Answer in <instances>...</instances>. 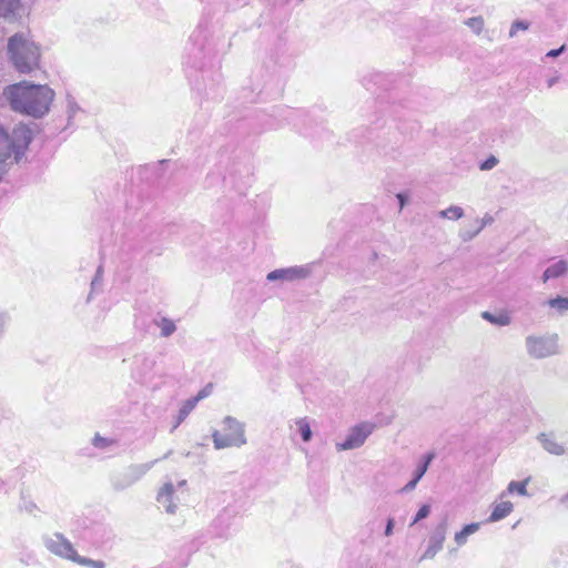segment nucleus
Instances as JSON below:
<instances>
[{"label": "nucleus", "instance_id": "e433bc0d", "mask_svg": "<svg viewBox=\"0 0 568 568\" xmlns=\"http://www.w3.org/2000/svg\"><path fill=\"white\" fill-rule=\"evenodd\" d=\"M101 281V268L98 270L97 275L94 280L92 281L91 285L92 288Z\"/></svg>", "mask_w": 568, "mask_h": 568}, {"label": "nucleus", "instance_id": "c85d7f7f", "mask_svg": "<svg viewBox=\"0 0 568 568\" xmlns=\"http://www.w3.org/2000/svg\"><path fill=\"white\" fill-rule=\"evenodd\" d=\"M430 514V506L429 505H423L418 511L416 513L413 521L410 525H415L417 524L419 520L428 517V515Z\"/></svg>", "mask_w": 568, "mask_h": 568}, {"label": "nucleus", "instance_id": "79ce46f5", "mask_svg": "<svg viewBox=\"0 0 568 568\" xmlns=\"http://www.w3.org/2000/svg\"><path fill=\"white\" fill-rule=\"evenodd\" d=\"M185 484H186V481H185V480H181V481L179 483V486H181V487H182V486H184Z\"/></svg>", "mask_w": 568, "mask_h": 568}, {"label": "nucleus", "instance_id": "4be33fe9", "mask_svg": "<svg viewBox=\"0 0 568 568\" xmlns=\"http://www.w3.org/2000/svg\"><path fill=\"white\" fill-rule=\"evenodd\" d=\"M483 230L478 229L477 222L474 220L469 225L459 230L458 236L463 242H469L475 239Z\"/></svg>", "mask_w": 568, "mask_h": 568}, {"label": "nucleus", "instance_id": "9d476101", "mask_svg": "<svg viewBox=\"0 0 568 568\" xmlns=\"http://www.w3.org/2000/svg\"><path fill=\"white\" fill-rule=\"evenodd\" d=\"M27 14L28 10L20 0H0V18L17 21Z\"/></svg>", "mask_w": 568, "mask_h": 568}, {"label": "nucleus", "instance_id": "2eb2a0df", "mask_svg": "<svg viewBox=\"0 0 568 568\" xmlns=\"http://www.w3.org/2000/svg\"><path fill=\"white\" fill-rule=\"evenodd\" d=\"M290 428L298 433L304 443L311 442L313 432L311 428V422L307 417H297L293 419Z\"/></svg>", "mask_w": 568, "mask_h": 568}, {"label": "nucleus", "instance_id": "6e6552de", "mask_svg": "<svg viewBox=\"0 0 568 568\" xmlns=\"http://www.w3.org/2000/svg\"><path fill=\"white\" fill-rule=\"evenodd\" d=\"M156 459L129 466L122 475V478L114 483L115 488L124 489L140 480L155 464Z\"/></svg>", "mask_w": 568, "mask_h": 568}, {"label": "nucleus", "instance_id": "423d86ee", "mask_svg": "<svg viewBox=\"0 0 568 568\" xmlns=\"http://www.w3.org/2000/svg\"><path fill=\"white\" fill-rule=\"evenodd\" d=\"M374 429L375 425L371 422H362L354 425L348 429L345 439L335 444L336 450L345 452L362 447Z\"/></svg>", "mask_w": 568, "mask_h": 568}, {"label": "nucleus", "instance_id": "c9c22d12", "mask_svg": "<svg viewBox=\"0 0 568 568\" xmlns=\"http://www.w3.org/2000/svg\"><path fill=\"white\" fill-rule=\"evenodd\" d=\"M396 197H397L398 203H399V210H403V209H404V206L406 205V202H407L406 196H405L404 194H402V193H398V194L396 195Z\"/></svg>", "mask_w": 568, "mask_h": 568}, {"label": "nucleus", "instance_id": "6ab92c4d", "mask_svg": "<svg viewBox=\"0 0 568 568\" xmlns=\"http://www.w3.org/2000/svg\"><path fill=\"white\" fill-rule=\"evenodd\" d=\"M481 317L489 322L490 324H494L496 326H508L511 323V317L506 312H500L497 314L490 313V312H484L481 314Z\"/></svg>", "mask_w": 568, "mask_h": 568}, {"label": "nucleus", "instance_id": "f03ea898", "mask_svg": "<svg viewBox=\"0 0 568 568\" xmlns=\"http://www.w3.org/2000/svg\"><path fill=\"white\" fill-rule=\"evenodd\" d=\"M7 53L10 63L22 74L40 69L41 49L29 32H18L8 39Z\"/></svg>", "mask_w": 568, "mask_h": 568}, {"label": "nucleus", "instance_id": "20e7f679", "mask_svg": "<svg viewBox=\"0 0 568 568\" xmlns=\"http://www.w3.org/2000/svg\"><path fill=\"white\" fill-rule=\"evenodd\" d=\"M45 548L53 555L90 568H105V562L80 556L73 545L62 534H53L44 538Z\"/></svg>", "mask_w": 568, "mask_h": 568}, {"label": "nucleus", "instance_id": "ea45409f", "mask_svg": "<svg viewBox=\"0 0 568 568\" xmlns=\"http://www.w3.org/2000/svg\"><path fill=\"white\" fill-rule=\"evenodd\" d=\"M558 77H554L547 80L548 88H551L555 83H557Z\"/></svg>", "mask_w": 568, "mask_h": 568}, {"label": "nucleus", "instance_id": "bb28decb", "mask_svg": "<svg viewBox=\"0 0 568 568\" xmlns=\"http://www.w3.org/2000/svg\"><path fill=\"white\" fill-rule=\"evenodd\" d=\"M529 22L524 20L514 21L509 29V38H515L519 31H527L529 29Z\"/></svg>", "mask_w": 568, "mask_h": 568}, {"label": "nucleus", "instance_id": "4c0bfd02", "mask_svg": "<svg viewBox=\"0 0 568 568\" xmlns=\"http://www.w3.org/2000/svg\"><path fill=\"white\" fill-rule=\"evenodd\" d=\"M186 417H182V413L179 412L178 416H176V422L173 426V429H175Z\"/></svg>", "mask_w": 568, "mask_h": 568}, {"label": "nucleus", "instance_id": "1a4fd4ad", "mask_svg": "<svg viewBox=\"0 0 568 568\" xmlns=\"http://www.w3.org/2000/svg\"><path fill=\"white\" fill-rule=\"evenodd\" d=\"M159 507L169 515H175L178 511L179 499L175 495V487L171 481L163 484L156 494Z\"/></svg>", "mask_w": 568, "mask_h": 568}, {"label": "nucleus", "instance_id": "473e14b6", "mask_svg": "<svg viewBox=\"0 0 568 568\" xmlns=\"http://www.w3.org/2000/svg\"><path fill=\"white\" fill-rule=\"evenodd\" d=\"M8 324L9 316L4 313H0V338L4 335Z\"/></svg>", "mask_w": 568, "mask_h": 568}, {"label": "nucleus", "instance_id": "ddd939ff", "mask_svg": "<svg viewBox=\"0 0 568 568\" xmlns=\"http://www.w3.org/2000/svg\"><path fill=\"white\" fill-rule=\"evenodd\" d=\"M542 448L549 454L561 456L565 454V446L558 442L557 437L552 433H541L537 437Z\"/></svg>", "mask_w": 568, "mask_h": 568}, {"label": "nucleus", "instance_id": "f3484780", "mask_svg": "<svg viewBox=\"0 0 568 568\" xmlns=\"http://www.w3.org/2000/svg\"><path fill=\"white\" fill-rule=\"evenodd\" d=\"M82 112L83 110L77 102L75 98L68 93L65 95V113L68 118V126H71L77 116Z\"/></svg>", "mask_w": 568, "mask_h": 568}, {"label": "nucleus", "instance_id": "f704fd0d", "mask_svg": "<svg viewBox=\"0 0 568 568\" xmlns=\"http://www.w3.org/2000/svg\"><path fill=\"white\" fill-rule=\"evenodd\" d=\"M394 529V519L389 518L385 528V536H390Z\"/></svg>", "mask_w": 568, "mask_h": 568}, {"label": "nucleus", "instance_id": "7c9ffc66", "mask_svg": "<svg viewBox=\"0 0 568 568\" xmlns=\"http://www.w3.org/2000/svg\"><path fill=\"white\" fill-rule=\"evenodd\" d=\"M498 163V160L495 156H489L487 160H485L483 163H480L479 169L481 171H488L494 169Z\"/></svg>", "mask_w": 568, "mask_h": 568}, {"label": "nucleus", "instance_id": "7ed1b4c3", "mask_svg": "<svg viewBox=\"0 0 568 568\" xmlns=\"http://www.w3.org/2000/svg\"><path fill=\"white\" fill-rule=\"evenodd\" d=\"M220 429L212 432V440L215 449L241 448L247 444L246 426L234 416L227 415L222 418Z\"/></svg>", "mask_w": 568, "mask_h": 568}, {"label": "nucleus", "instance_id": "9b49d317", "mask_svg": "<svg viewBox=\"0 0 568 568\" xmlns=\"http://www.w3.org/2000/svg\"><path fill=\"white\" fill-rule=\"evenodd\" d=\"M446 538V524L438 525L430 536L428 546L422 556V559H433L437 552L443 548Z\"/></svg>", "mask_w": 568, "mask_h": 568}, {"label": "nucleus", "instance_id": "a19ab883", "mask_svg": "<svg viewBox=\"0 0 568 568\" xmlns=\"http://www.w3.org/2000/svg\"><path fill=\"white\" fill-rule=\"evenodd\" d=\"M561 504L568 508V493L560 499Z\"/></svg>", "mask_w": 568, "mask_h": 568}, {"label": "nucleus", "instance_id": "5701e85b", "mask_svg": "<svg viewBox=\"0 0 568 568\" xmlns=\"http://www.w3.org/2000/svg\"><path fill=\"white\" fill-rule=\"evenodd\" d=\"M156 326L160 328V334L162 337H169L176 331L175 323L168 317H162L159 320L156 322Z\"/></svg>", "mask_w": 568, "mask_h": 568}, {"label": "nucleus", "instance_id": "a878e982", "mask_svg": "<svg viewBox=\"0 0 568 568\" xmlns=\"http://www.w3.org/2000/svg\"><path fill=\"white\" fill-rule=\"evenodd\" d=\"M115 444L116 442L113 438L102 437L99 434L92 438V445L99 449H109Z\"/></svg>", "mask_w": 568, "mask_h": 568}, {"label": "nucleus", "instance_id": "58836bf2", "mask_svg": "<svg viewBox=\"0 0 568 568\" xmlns=\"http://www.w3.org/2000/svg\"><path fill=\"white\" fill-rule=\"evenodd\" d=\"M186 417H182V413L179 412L178 416H176V422L173 426V429H175Z\"/></svg>", "mask_w": 568, "mask_h": 568}, {"label": "nucleus", "instance_id": "2f4dec72", "mask_svg": "<svg viewBox=\"0 0 568 568\" xmlns=\"http://www.w3.org/2000/svg\"><path fill=\"white\" fill-rule=\"evenodd\" d=\"M475 221L478 224V229L484 230L487 225H490L494 222V217L489 213H486L483 217L475 219Z\"/></svg>", "mask_w": 568, "mask_h": 568}, {"label": "nucleus", "instance_id": "b1692460", "mask_svg": "<svg viewBox=\"0 0 568 568\" xmlns=\"http://www.w3.org/2000/svg\"><path fill=\"white\" fill-rule=\"evenodd\" d=\"M527 484H528V479L523 480V481H515V480L510 481L507 486V490L505 491L506 496L508 494H517L519 496H527L528 495Z\"/></svg>", "mask_w": 568, "mask_h": 568}, {"label": "nucleus", "instance_id": "39448f33", "mask_svg": "<svg viewBox=\"0 0 568 568\" xmlns=\"http://www.w3.org/2000/svg\"><path fill=\"white\" fill-rule=\"evenodd\" d=\"M525 347L527 354L535 359H542L558 354V335L557 334H531L525 338Z\"/></svg>", "mask_w": 568, "mask_h": 568}, {"label": "nucleus", "instance_id": "a211bd4d", "mask_svg": "<svg viewBox=\"0 0 568 568\" xmlns=\"http://www.w3.org/2000/svg\"><path fill=\"white\" fill-rule=\"evenodd\" d=\"M479 528V523H471L464 526L459 531H456L454 535V540L457 546H464L467 542L468 537L477 532Z\"/></svg>", "mask_w": 568, "mask_h": 568}, {"label": "nucleus", "instance_id": "c756f323", "mask_svg": "<svg viewBox=\"0 0 568 568\" xmlns=\"http://www.w3.org/2000/svg\"><path fill=\"white\" fill-rule=\"evenodd\" d=\"M212 389H213V385L212 384H207L205 387H203L197 394L196 396L192 397V399H196V404L206 398L207 396L211 395L212 393Z\"/></svg>", "mask_w": 568, "mask_h": 568}, {"label": "nucleus", "instance_id": "0eeeda50", "mask_svg": "<svg viewBox=\"0 0 568 568\" xmlns=\"http://www.w3.org/2000/svg\"><path fill=\"white\" fill-rule=\"evenodd\" d=\"M311 268L307 265H295L284 268H276L266 275L268 282L288 283L307 278Z\"/></svg>", "mask_w": 568, "mask_h": 568}, {"label": "nucleus", "instance_id": "cd10ccee", "mask_svg": "<svg viewBox=\"0 0 568 568\" xmlns=\"http://www.w3.org/2000/svg\"><path fill=\"white\" fill-rule=\"evenodd\" d=\"M196 399L189 398L182 403L179 412L182 413V417H187L189 414L196 407Z\"/></svg>", "mask_w": 568, "mask_h": 568}, {"label": "nucleus", "instance_id": "f257e3e1", "mask_svg": "<svg viewBox=\"0 0 568 568\" xmlns=\"http://www.w3.org/2000/svg\"><path fill=\"white\" fill-rule=\"evenodd\" d=\"M2 97L13 112L32 119H42L49 114L55 92L48 84L24 80L4 87Z\"/></svg>", "mask_w": 568, "mask_h": 568}, {"label": "nucleus", "instance_id": "f8f14e48", "mask_svg": "<svg viewBox=\"0 0 568 568\" xmlns=\"http://www.w3.org/2000/svg\"><path fill=\"white\" fill-rule=\"evenodd\" d=\"M506 493H501L499 500L493 504L491 513L487 519L488 523H497L506 518L514 509V505L509 500H505Z\"/></svg>", "mask_w": 568, "mask_h": 568}, {"label": "nucleus", "instance_id": "aec40b11", "mask_svg": "<svg viewBox=\"0 0 568 568\" xmlns=\"http://www.w3.org/2000/svg\"><path fill=\"white\" fill-rule=\"evenodd\" d=\"M438 216L444 220L458 221L465 216V211L459 205H449L445 210L439 211Z\"/></svg>", "mask_w": 568, "mask_h": 568}, {"label": "nucleus", "instance_id": "72a5a7b5", "mask_svg": "<svg viewBox=\"0 0 568 568\" xmlns=\"http://www.w3.org/2000/svg\"><path fill=\"white\" fill-rule=\"evenodd\" d=\"M566 49V45H561L560 48L558 49H552L550 51L547 52L546 57L547 58H557L559 57Z\"/></svg>", "mask_w": 568, "mask_h": 568}, {"label": "nucleus", "instance_id": "4468645a", "mask_svg": "<svg viewBox=\"0 0 568 568\" xmlns=\"http://www.w3.org/2000/svg\"><path fill=\"white\" fill-rule=\"evenodd\" d=\"M435 455L433 453H429L424 456L423 462L417 466L414 478L409 480L404 487L403 491L408 493L416 488L418 481L423 478V476L426 474L429 464L434 459Z\"/></svg>", "mask_w": 568, "mask_h": 568}, {"label": "nucleus", "instance_id": "393cba45", "mask_svg": "<svg viewBox=\"0 0 568 568\" xmlns=\"http://www.w3.org/2000/svg\"><path fill=\"white\" fill-rule=\"evenodd\" d=\"M547 304L559 314L568 311V297L557 296L555 298H550Z\"/></svg>", "mask_w": 568, "mask_h": 568}, {"label": "nucleus", "instance_id": "412c9836", "mask_svg": "<svg viewBox=\"0 0 568 568\" xmlns=\"http://www.w3.org/2000/svg\"><path fill=\"white\" fill-rule=\"evenodd\" d=\"M464 24L476 36L480 37L485 30V19L481 16L467 18Z\"/></svg>", "mask_w": 568, "mask_h": 568}, {"label": "nucleus", "instance_id": "dca6fc26", "mask_svg": "<svg viewBox=\"0 0 568 568\" xmlns=\"http://www.w3.org/2000/svg\"><path fill=\"white\" fill-rule=\"evenodd\" d=\"M568 271V262L559 260L550 264L542 273V282L547 283L550 280L562 276Z\"/></svg>", "mask_w": 568, "mask_h": 568}]
</instances>
